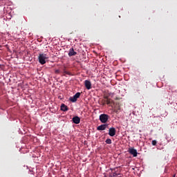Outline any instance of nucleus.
<instances>
[{
	"label": "nucleus",
	"mask_w": 177,
	"mask_h": 177,
	"mask_svg": "<svg viewBox=\"0 0 177 177\" xmlns=\"http://www.w3.org/2000/svg\"><path fill=\"white\" fill-rule=\"evenodd\" d=\"M84 85L86 88L89 91V89H92V83L89 80L84 81Z\"/></svg>",
	"instance_id": "6"
},
{
	"label": "nucleus",
	"mask_w": 177,
	"mask_h": 177,
	"mask_svg": "<svg viewBox=\"0 0 177 177\" xmlns=\"http://www.w3.org/2000/svg\"><path fill=\"white\" fill-rule=\"evenodd\" d=\"M109 177H113V175L111 174L109 175Z\"/></svg>",
	"instance_id": "19"
},
{
	"label": "nucleus",
	"mask_w": 177,
	"mask_h": 177,
	"mask_svg": "<svg viewBox=\"0 0 177 177\" xmlns=\"http://www.w3.org/2000/svg\"><path fill=\"white\" fill-rule=\"evenodd\" d=\"M118 177H121V176H118Z\"/></svg>",
	"instance_id": "20"
},
{
	"label": "nucleus",
	"mask_w": 177,
	"mask_h": 177,
	"mask_svg": "<svg viewBox=\"0 0 177 177\" xmlns=\"http://www.w3.org/2000/svg\"><path fill=\"white\" fill-rule=\"evenodd\" d=\"M72 121L74 124H80L81 122V118L78 116H75L73 118Z\"/></svg>",
	"instance_id": "10"
},
{
	"label": "nucleus",
	"mask_w": 177,
	"mask_h": 177,
	"mask_svg": "<svg viewBox=\"0 0 177 177\" xmlns=\"http://www.w3.org/2000/svg\"><path fill=\"white\" fill-rule=\"evenodd\" d=\"M111 174H112V176H113V177L118 176V175H120L117 173H112Z\"/></svg>",
	"instance_id": "14"
},
{
	"label": "nucleus",
	"mask_w": 177,
	"mask_h": 177,
	"mask_svg": "<svg viewBox=\"0 0 177 177\" xmlns=\"http://www.w3.org/2000/svg\"><path fill=\"white\" fill-rule=\"evenodd\" d=\"M68 55L69 57H71L73 56H75L77 55V52H75L73 48H71L69 49Z\"/></svg>",
	"instance_id": "8"
},
{
	"label": "nucleus",
	"mask_w": 177,
	"mask_h": 177,
	"mask_svg": "<svg viewBox=\"0 0 177 177\" xmlns=\"http://www.w3.org/2000/svg\"><path fill=\"white\" fill-rule=\"evenodd\" d=\"M104 99H106V100H104L106 104L111 106H114V101L113 100L109 98L108 97H104Z\"/></svg>",
	"instance_id": "4"
},
{
	"label": "nucleus",
	"mask_w": 177,
	"mask_h": 177,
	"mask_svg": "<svg viewBox=\"0 0 177 177\" xmlns=\"http://www.w3.org/2000/svg\"><path fill=\"white\" fill-rule=\"evenodd\" d=\"M109 118H110V116L107 114L103 113L100 115V121H101L102 124H106V122L109 121Z\"/></svg>",
	"instance_id": "2"
},
{
	"label": "nucleus",
	"mask_w": 177,
	"mask_h": 177,
	"mask_svg": "<svg viewBox=\"0 0 177 177\" xmlns=\"http://www.w3.org/2000/svg\"><path fill=\"white\" fill-rule=\"evenodd\" d=\"M115 128L114 127H111L109 130V136H115Z\"/></svg>",
	"instance_id": "7"
},
{
	"label": "nucleus",
	"mask_w": 177,
	"mask_h": 177,
	"mask_svg": "<svg viewBox=\"0 0 177 177\" xmlns=\"http://www.w3.org/2000/svg\"><path fill=\"white\" fill-rule=\"evenodd\" d=\"M105 142L106 143V145H111L112 142H111V139L108 138L105 140Z\"/></svg>",
	"instance_id": "12"
},
{
	"label": "nucleus",
	"mask_w": 177,
	"mask_h": 177,
	"mask_svg": "<svg viewBox=\"0 0 177 177\" xmlns=\"http://www.w3.org/2000/svg\"><path fill=\"white\" fill-rule=\"evenodd\" d=\"M174 177H175V176H174Z\"/></svg>",
	"instance_id": "21"
},
{
	"label": "nucleus",
	"mask_w": 177,
	"mask_h": 177,
	"mask_svg": "<svg viewBox=\"0 0 177 177\" xmlns=\"http://www.w3.org/2000/svg\"><path fill=\"white\" fill-rule=\"evenodd\" d=\"M120 100V98H118V97L115 98V100Z\"/></svg>",
	"instance_id": "17"
},
{
	"label": "nucleus",
	"mask_w": 177,
	"mask_h": 177,
	"mask_svg": "<svg viewBox=\"0 0 177 177\" xmlns=\"http://www.w3.org/2000/svg\"><path fill=\"white\" fill-rule=\"evenodd\" d=\"M61 110L62 111H68V107L66 104H62L61 105Z\"/></svg>",
	"instance_id": "11"
},
{
	"label": "nucleus",
	"mask_w": 177,
	"mask_h": 177,
	"mask_svg": "<svg viewBox=\"0 0 177 177\" xmlns=\"http://www.w3.org/2000/svg\"><path fill=\"white\" fill-rule=\"evenodd\" d=\"M80 96H81V93L78 92L76 93L73 97H71L69 100H71V102H72V103H75V102H77V99H78L80 97Z\"/></svg>",
	"instance_id": "3"
},
{
	"label": "nucleus",
	"mask_w": 177,
	"mask_h": 177,
	"mask_svg": "<svg viewBox=\"0 0 177 177\" xmlns=\"http://www.w3.org/2000/svg\"><path fill=\"white\" fill-rule=\"evenodd\" d=\"M156 145H157V140H152V145L156 146Z\"/></svg>",
	"instance_id": "13"
},
{
	"label": "nucleus",
	"mask_w": 177,
	"mask_h": 177,
	"mask_svg": "<svg viewBox=\"0 0 177 177\" xmlns=\"http://www.w3.org/2000/svg\"><path fill=\"white\" fill-rule=\"evenodd\" d=\"M129 153L132 154L133 157H138V151L133 148L129 149Z\"/></svg>",
	"instance_id": "5"
},
{
	"label": "nucleus",
	"mask_w": 177,
	"mask_h": 177,
	"mask_svg": "<svg viewBox=\"0 0 177 177\" xmlns=\"http://www.w3.org/2000/svg\"><path fill=\"white\" fill-rule=\"evenodd\" d=\"M46 59H48L46 54L41 53L39 55L38 59L40 64H45L46 63Z\"/></svg>",
	"instance_id": "1"
},
{
	"label": "nucleus",
	"mask_w": 177,
	"mask_h": 177,
	"mask_svg": "<svg viewBox=\"0 0 177 177\" xmlns=\"http://www.w3.org/2000/svg\"><path fill=\"white\" fill-rule=\"evenodd\" d=\"M109 127V124H101L97 127V131H104L106 128Z\"/></svg>",
	"instance_id": "9"
},
{
	"label": "nucleus",
	"mask_w": 177,
	"mask_h": 177,
	"mask_svg": "<svg viewBox=\"0 0 177 177\" xmlns=\"http://www.w3.org/2000/svg\"><path fill=\"white\" fill-rule=\"evenodd\" d=\"M60 71L59 69L55 70V74H59Z\"/></svg>",
	"instance_id": "16"
},
{
	"label": "nucleus",
	"mask_w": 177,
	"mask_h": 177,
	"mask_svg": "<svg viewBox=\"0 0 177 177\" xmlns=\"http://www.w3.org/2000/svg\"><path fill=\"white\" fill-rule=\"evenodd\" d=\"M64 74H66L67 75H71L70 72H67L66 71H64Z\"/></svg>",
	"instance_id": "15"
},
{
	"label": "nucleus",
	"mask_w": 177,
	"mask_h": 177,
	"mask_svg": "<svg viewBox=\"0 0 177 177\" xmlns=\"http://www.w3.org/2000/svg\"><path fill=\"white\" fill-rule=\"evenodd\" d=\"M109 177H113V175L111 174L109 175Z\"/></svg>",
	"instance_id": "18"
}]
</instances>
